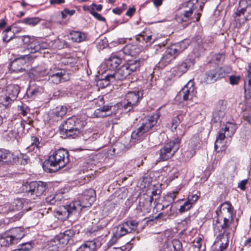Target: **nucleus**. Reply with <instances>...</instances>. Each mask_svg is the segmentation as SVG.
Segmentation results:
<instances>
[{
    "instance_id": "obj_60",
    "label": "nucleus",
    "mask_w": 251,
    "mask_h": 251,
    "mask_svg": "<svg viewBox=\"0 0 251 251\" xmlns=\"http://www.w3.org/2000/svg\"><path fill=\"white\" fill-rule=\"evenodd\" d=\"M202 238L200 237L196 238L194 241L193 247L194 248H197L198 249H200L201 247V242Z\"/></svg>"
},
{
    "instance_id": "obj_49",
    "label": "nucleus",
    "mask_w": 251,
    "mask_h": 251,
    "mask_svg": "<svg viewBox=\"0 0 251 251\" xmlns=\"http://www.w3.org/2000/svg\"><path fill=\"white\" fill-rule=\"evenodd\" d=\"M39 47H40V51L41 50H44L45 49H52L51 41V40L39 41Z\"/></svg>"
},
{
    "instance_id": "obj_61",
    "label": "nucleus",
    "mask_w": 251,
    "mask_h": 251,
    "mask_svg": "<svg viewBox=\"0 0 251 251\" xmlns=\"http://www.w3.org/2000/svg\"><path fill=\"white\" fill-rule=\"evenodd\" d=\"M248 179H244L238 183V187L241 190L244 191L246 189V185L248 183Z\"/></svg>"
},
{
    "instance_id": "obj_19",
    "label": "nucleus",
    "mask_w": 251,
    "mask_h": 251,
    "mask_svg": "<svg viewBox=\"0 0 251 251\" xmlns=\"http://www.w3.org/2000/svg\"><path fill=\"white\" fill-rule=\"evenodd\" d=\"M193 63L189 59L179 63L173 69V73L174 75L180 77L185 74L190 68Z\"/></svg>"
},
{
    "instance_id": "obj_56",
    "label": "nucleus",
    "mask_w": 251,
    "mask_h": 251,
    "mask_svg": "<svg viewBox=\"0 0 251 251\" xmlns=\"http://www.w3.org/2000/svg\"><path fill=\"white\" fill-rule=\"evenodd\" d=\"M137 166H138V165L135 163V160H131L128 162L127 166H126V169H129L132 173H134Z\"/></svg>"
},
{
    "instance_id": "obj_58",
    "label": "nucleus",
    "mask_w": 251,
    "mask_h": 251,
    "mask_svg": "<svg viewBox=\"0 0 251 251\" xmlns=\"http://www.w3.org/2000/svg\"><path fill=\"white\" fill-rule=\"evenodd\" d=\"M198 199L199 196L197 195H189L188 197L187 201H189V202H190L191 204L193 205V204H194L198 201Z\"/></svg>"
},
{
    "instance_id": "obj_34",
    "label": "nucleus",
    "mask_w": 251,
    "mask_h": 251,
    "mask_svg": "<svg viewBox=\"0 0 251 251\" xmlns=\"http://www.w3.org/2000/svg\"><path fill=\"white\" fill-rule=\"evenodd\" d=\"M48 72L43 67L38 66L32 69L31 74L34 77L37 78L38 76H43L48 75Z\"/></svg>"
},
{
    "instance_id": "obj_35",
    "label": "nucleus",
    "mask_w": 251,
    "mask_h": 251,
    "mask_svg": "<svg viewBox=\"0 0 251 251\" xmlns=\"http://www.w3.org/2000/svg\"><path fill=\"white\" fill-rule=\"evenodd\" d=\"M111 75H112V76H111V78H115L119 80H125L126 79V75L124 66L123 65L122 66L121 68L118 69L115 73Z\"/></svg>"
},
{
    "instance_id": "obj_12",
    "label": "nucleus",
    "mask_w": 251,
    "mask_h": 251,
    "mask_svg": "<svg viewBox=\"0 0 251 251\" xmlns=\"http://www.w3.org/2000/svg\"><path fill=\"white\" fill-rule=\"evenodd\" d=\"M227 74L225 67H217L205 74L204 80L207 83H212L220 78L224 77Z\"/></svg>"
},
{
    "instance_id": "obj_17",
    "label": "nucleus",
    "mask_w": 251,
    "mask_h": 251,
    "mask_svg": "<svg viewBox=\"0 0 251 251\" xmlns=\"http://www.w3.org/2000/svg\"><path fill=\"white\" fill-rule=\"evenodd\" d=\"M30 209L28 206V200L24 198L17 199L14 200L12 204V210L19 211L18 213L20 218L23 213Z\"/></svg>"
},
{
    "instance_id": "obj_63",
    "label": "nucleus",
    "mask_w": 251,
    "mask_h": 251,
    "mask_svg": "<svg viewBox=\"0 0 251 251\" xmlns=\"http://www.w3.org/2000/svg\"><path fill=\"white\" fill-rule=\"evenodd\" d=\"M3 34V37H2V40L4 42H8L9 41H10L13 37L14 36L13 33H12L11 35H9L8 33H2Z\"/></svg>"
},
{
    "instance_id": "obj_55",
    "label": "nucleus",
    "mask_w": 251,
    "mask_h": 251,
    "mask_svg": "<svg viewBox=\"0 0 251 251\" xmlns=\"http://www.w3.org/2000/svg\"><path fill=\"white\" fill-rule=\"evenodd\" d=\"M90 13L97 19L99 21H103L105 18L103 17L100 14L96 12L95 11V8H91L90 9Z\"/></svg>"
},
{
    "instance_id": "obj_45",
    "label": "nucleus",
    "mask_w": 251,
    "mask_h": 251,
    "mask_svg": "<svg viewBox=\"0 0 251 251\" xmlns=\"http://www.w3.org/2000/svg\"><path fill=\"white\" fill-rule=\"evenodd\" d=\"M225 58L224 53H219L214 54L212 57V61L215 64H219L223 62Z\"/></svg>"
},
{
    "instance_id": "obj_53",
    "label": "nucleus",
    "mask_w": 251,
    "mask_h": 251,
    "mask_svg": "<svg viewBox=\"0 0 251 251\" xmlns=\"http://www.w3.org/2000/svg\"><path fill=\"white\" fill-rule=\"evenodd\" d=\"M192 205L191 204L189 201H186L184 203L180 206L178 211L180 213H183L188 210H189Z\"/></svg>"
},
{
    "instance_id": "obj_43",
    "label": "nucleus",
    "mask_w": 251,
    "mask_h": 251,
    "mask_svg": "<svg viewBox=\"0 0 251 251\" xmlns=\"http://www.w3.org/2000/svg\"><path fill=\"white\" fill-rule=\"evenodd\" d=\"M67 108L65 106H58L56 107L54 110V115L58 117L62 118L67 113Z\"/></svg>"
},
{
    "instance_id": "obj_32",
    "label": "nucleus",
    "mask_w": 251,
    "mask_h": 251,
    "mask_svg": "<svg viewBox=\"0 0 251 251\" xmlns=\"http://www.w3.org/2000/svg\"><path fill=\"white\" fill-rule=\"evenodd\" d=\"M39 139L36 136L31 137V144L27 149L29 151H34L35 152L39 150Z\"/></svg>"
},
{
    "instance_id": "obj_30",
    "label": "nucleus",
    "mask_w": 251,
    "mask_h": 251,
    "mask_svg": "<svg viewBox=\"0 0 251 251\" xmlns=\"http://www.w3.org/2000/svg\"><path fill=\"white\" fill-rule=\"evenodd\" d=\"M140 66V61L138 60H128L126 62V74L129 75L130 72H133Z\"/></svg>"
},
{
    "instance_id": "obj_21",
    "label": "nucleus",
    "mask_w": 251,
    "mask_h": 251,
    "mask_svg": "<svg viewBox=\"0 0 251 251\" xmlns=\"http://www.w3.org/2000/svg\"><path fill=\"white\" fill-rule=\"evenodd\" d=\"M74 235V232L73 230H66L63 233H60L55 237L56 241L58 242L60 247H63L68 243Z\"/></svg>"
},
{
    "instance_id": "obj_33",
    "label": "nucleus",
    "mask_w": 251,
    "mask_h": 251,
    "mask_svg": "<svg viewBox=\"0 0 251 251\" xmlns=\"http://www.w3.org/2000/svg\"><path fill=\"white\" fill-rule=\"evenodd\" d=\"M71 39L75 42H81L85 40L86 35L84 33L79 31H73L71 33Z\"/></svg>"
},
{
    "instance_id": "obj_15",
    "label": "nucleus",
    "mask_w": 251,
    "mask_h": 251,
    "mask_svg": "<svg viewBox=\"0 0 251 251\" xmlns=\"http://www.w3.org/2000/svg\"><path fill=\"white\" fill-rule=\"evenodd\" d=\"M158 240H164V244L159 251H180L182 248L181 242L178 240H174L172 241L167 240L166 236L161 235L158 237Z\"/></svg>"
},
{
    "instance_id": "obj_5",
    "label": "nucleus",
    "mask_w": 251,
    "mask_h": 251,
    "mask_svg": "<svg viewBox=\"0 0 251 251\" xmlns=\"http://www.w3.org/2000/svg\"><path fill=\"white\" fill-rule=\"evenodd\" d=\"M235 26L241 27L251 19V0H240L236 11L233 15Z\"/></svg>"
},
{
    "instance_id": "obj_46",
    "label": "nucleus",
    "mask_w": 251,
    "mask_h": 251,
    "mask_svg": "<svg viewBox=\"0 0 251 251\" xmlns=\"http://www.w3.org/2000/svg\"><path fill=\"white\" fill-rule=\"evenodd\" d=\"M116 229L114 233V236L120 238L125 235H126V228L124 224L119 225L116 226Z\"/></svg>"
},
{
    "instance_id": "obj_22",
    "label": "nucleus",
    "mask_w": 251,
    "mask_h": 251,
    "mask_svg": "<svg viewBox=\"0 0 251 251\" xmlns=\"http://www.w3.org/2000/svg\"><path fill=\"white\" fill-rule=\"evenodd\" d=\"M226 108V102L225 101H220L213 112V117L216 120H220L224 117Z\"/></svg>"
},
{
    "instance_id": "obj_39",
    "label": "nucleus",
    "mask_w": 251,
    "mask_h": 251,
    "mask_svg": "<svg viewBox=\"0 0 251 251\" xmlns=\"http://www.w3.org/2000/svg\"><path fill=\"white\" fill-rule=\"evenodd\" d=\"M27 50L31 53L40 51L39 40H33L29 43L27 47Z\"/></svg>"
},
{
    "instance_id": "obj_24",
    "label": "nucleus",
    "mask_w": 251,
    "mask_h": 251,
    "mask_svg": "<svg viewBox=\"0 0 251 251\" xmlns=\"http://www.w3.org/2000/svg\"><path fill=\"white\" fill-rule=\"evenodd\" d=\"M14 159L12 152L4 149H0V164L11 162Z\"/></svg>"
},
{
    "instance_id": "obj_14",
    "label": "nucleus",
    "mask_w": 251,
    "mask_h": 251,
    "mask_svg": "<svg viewBox=\"0 0 251 251\" xmlns=\"http://www.w3.org/2000/svg\"><path fill=\"white\" fill-rule=\"evenodd\" d=\"M48 75L49 76V81L56 84L68 80L69 79L68 74L66 73L65 71L55 68L53 70L51 69L48 72Z\"/></svg>"
},
{
    "instance_id": "obj_50",
    "label": "nucleus",
    "mask_w": 251,
    "mask_h": 251,
    "mask_svg": "<svg viewBox=\"0 0 251 251\" xmlns=\"http://www.w3.org/2000/svg\"><path fill=\"white\" fill-rule=\"evenodd\" d=\"M32 248L31 242L25 243L19 246L18 249L14 250L12 251H29Z\"/></svg>"
},
{
    "instance_id": "obj_20",
    "label": "nucleus",
    "mask_w": 251,
    "mask_h": 251,
    "mask_svg": "<svg viewBox=\"0 0 251 251\" xmlns=\"http://www.w3.org/2000/svg\"><path fill=\"white\" fill-rule=\"evenodd\" d=\"M29 58L28 55H25L23 56L15 59L11 63L10 70L12 72L19 73L25 72V69L23 68V66L25 63V59Z\"/></svg>"
},
{
    "instance_id": "obj_40",
    "label": "nucleus",
    "mask_w": 251,
    "mask_h": 251,
    "mask_svg": "<svg viewBox=\"0 0 251 251\" xmlns=\"http://www.w3.org/2000/svg\"><path fill=\"white\" fill-rule=\"evenodd\" d=\"M12 99L7 95H0V107L3 106L5 108H7L10 105L12 102Z\"/></svg>"
},
{
    "instance_id": "obj_47",
    "label": "nucleus",
    "mask_w": 251,
    "mask_h": 251,
    "mask_svg": "<svg viewBox=\"0 0 251 251\" xmlns=\"http://www.w3.org/2000/svg\"><path fill=\"white\" fill-rule=\"evenodd\" d=\"M200 136L199 133L194 134L191 138L188 145L189 146L196 148L197 145L200 142Z\"/></svg>"
},
{
    "instance_id": "obj_38",
    "label": "nucleus",
    "mask_w": 251,
    "mask_h": 251,
    "mask_svg": "<svg viewBox=\"0 0 251 251\" xmlns=\"http://www.w3.org/2000/svg\"><path fill=\"white\" fill-rule=\"evenodd\" d=\"M40 19L38 17H32L23 19L19 22L30 26H35L40 22Z\"/></svg>"
},
{
    "instance_id": "obj_54",
    "label": "nucleus",
    "mask_w": 251,
    "mask_h": 251,
    "mask_svg": "<svg viewBox=\"0 0 251 251\" xmlns=\"http://www.w3.org/2000/svg\"><path fill=\"white\" fill-rule=\"evenodd\" d=\"M229 82L231 85H236L241 80L240 75H231L229 77Z\"/></svg>"
},
{
    "instance_id": "obj_59",
    "label": "nucleus",
    "mask_w": 251,
    "mask_h": 251,
    "mask_svg": "<svg viewBox=\"0 0 251 251\" xmlns=\"http://www.w3.org/2000/svg\"><path fill=\"white\" fill-rule=\"evenodd\" d=\"M94 115L97 118H103L108 116L107 115L103 114V112H102L100 108L95 110Z\"/></svg>"
},
{
    "instance_id": "obj_4",
    "label": "nucleus",
    "mask_w": 251,
    "mask_h": 251,
    "mask_svg": "<svg viewBox=\"0 0 251 251\" xmlns=\"http://www.w3.org/2000/svg\"><path fill=\"white\" fill-rule=\"evenodd\" d=\"M201 7L198 0H189L185 2L183 7L177 12L176 16V19L178 23L188 21L193 13L196 20L194 22H198L201 14L199 12V8Z\"/></svg>"
},
{
    "instance_id": "obj_28",
    "label": "nucleus",
    "mask_w": 251,
    "mask_h": 251,
    "mask_svg": "<svg viewBox=\"0 0 251 251\" xmlns=\"http://www.w3.org/2000/svg\"><path fill=\"white\" fill-rule=\"evenodd\" d=\"M178 193V191H173L169 193L164 197V203L162 205V209H164L168 206L169 203H173Z\"/></svg>"
},
{
    "instance_id": "obj_62",
    "label": "nucleus",
    "mask_w": 251,
    "mask_h": 251,
    "mask_svg": "<svg viewBox=\"0 0 251 251\" xmlns=\"http://www.w3.org/2000/svg\"><path fill=\"white\" fill-rule=\"evenodd\" d=\"M140 37L142 38V40H145L146 42H149L151 40V35H149V36L145 37L143 34H139L138 35L135 36L134 38L135 39V40L136 41H138L139 40Z\"/></svg>"
},
{
    "instance_id": "obj_11",
    "label": "nucleus",
    "mask_w": 251,
    "mask_h": 251,
    "mask_svg": "<svg viewBox=\"0 0 251 251\" xmlns=\"http://www.w3.org/2000/svg\"><path fill=\"white\" fill-rule=\"evenodd\" d=\"M180 143V139L177 137L165 144L160 150V159L165 161L173 156L179 149Z\"/></svg>"
},
{
    "instance_id": "obj_18",
    "label": "nucleus",
    "mask_w": 251,
    "mask_h": 251,
    "mask_svg": "<svg viewBox=\"0 0 251 251\" xmlns=\"http://www.w3.org/2000/svg\"><path fill=\"white\" fill-rule=\"evenodd\" d=\"M191 46L194 48V53L198 55L204 51L207 44L203 42L201 36L196 35L191 40Z\"/></svg>"
},
{
    "instance_id": "obj_16",
    "label": "nucleus",
    "mask_w": 251,
    "mask_h": 251,
    "mask_svg": "<svg viewBox=\"0 0 251 251\" xmlns=\"http://www.w3.org/2000/svg\"><path fill=\"white\" fill-rule=\"evenodd\" d=\"M235 132V126L231 124H228L226 125L224 128H222L219 132L218 135L217 137L215 143V149L217 150L219 148V144L221 143L222 141L224 140L226 136L231 137Z\"/></svg>"
},
{
    "instance_id": "obj_31",
    "label": "nucleus",
    "mask_w": 251,
    "mask_h": 251,
    "mask_svg": "<svg viewBox=\"0 0 251 251\" xmlns=\"http://www.w3.org/2000/svg\"><path fill=\"white\" fill-rule=\"evenodd\" d=\"M121 60L120 58L112 56H110L106 61V65L110 70L116 69L120 64Z\"/></svg>"
},
{
    "instance_id": "obj_29",
    "label": "nucleus",
    "mask_w": 251,
    "mask_h": 251,
    "mask_svg": "<svg viewBox=\"0 0 251 251\" xmlns=\"http://www.w3.org/2000/svg\"><path fill=\"white\" fill-rule=\"evenodd\" d=\"M194 81L190 80L181 90L179 94H193L196 93Z\"/></svg>"
},
{
    "instance_id": "obj_44",
    "label": "nucleus",
    "mask_w": 251,
    "mask_h": 251,
    "mask_svg": "<svg viewBox=\"0 0 251 251\" xmlns=\"http://www.w3.org/2000/svg\"><path fill=\"white\" fill-rule=\"evenodd\" d=\"M137 225L138 223L135 220L126 221V233L135 231Z\"/></svg>"
},
{
    "instance_id": "obj_41",
    "label": "nucleus",
    "mask_w": 251,
    "mask_h": 251,
    "mask_svg": "<svg viewBox=\"0 0 251 251\" xmlns=\"http://www.w3.org/2000/svg\"><path fill=\"white\" fill-rule=\"evenodd\" d=\"M111 76H112L111 75H107L104 78L98 80L97 82V86L101 88H104L108 86L110 84V79L111 78Z\"/></svg>"
},
{
    "instance_id": "obj_51",
    "label": "nucleus",
    "mask_w": 251,
    "mask_h": 251,
    "mask_svg": "<svg viewBox=\"0 0 251 251\" xmlns=\"http://www.w3.org/2000/svg\"><path fill=\"white\" fill-rule=\"evenodd\" d=\"M49 245V251H58V249L60 247L58 242L56 241L55 237L50 242Z\"/></svg>"
},
{
    "instance_id": "obj_57",
    "label": "nucleus",
    "mask_w": 251,
    "mask_h": 251,
    "mask_svg": "<svg viewBox=\"0 0 251 251\" xmlns=\"http://www.w3.org/2000/svg\"><path fill=\"white\" fill-rule=\"evenodd\" d=\"M133 97L134 100L133 102L131 101H129L126 103V109L128 107H133L134 105H136L137 102L138 101L139 99V95H133Z\"/></svg>"
},
{
    "instance_id": "obj_6",
    "label": "nucleus",
    "mask_w": 251,
    "mask_h": 251,
    "mask_svg": "<svg viewBox=\"0 0 251 251\" xmlns=\"http://www.w3.org/2000/svg\"><path fill=\"white\" fill-rule=\"evenodd\" d=\"M83 122L75 116L68 118L62 125V134L67 137L75 138L83 128Z\"/></svg>"
},
{
    "instance_id": "obj_23",
    "label": "nucleus",
    "mask_w": 251,
    "mask_h": 251,
    "mask_svg": "<svg viewBox=\"0 0 251 251\" xmlns=\"http://www.w3.org/2000/svg\"><path fill=\"white\" fill-rule=\"evenodd\" d=\"M220 216L232 218V208L231 204L229 202H225L222 203L219 207Z\"/></svg>"
},
{
    "instance_id": "obj_42",
    "label": "nucleus",
    "mask_w": 251,
    "mask_h": 251,
    "mask_svg": "<svg viewBox=\"0 0 251 251\" xmlns=\"http://www.w3.org/2000/svg\"><path fill=\"white\" fill-rule=\"evenodd\" d=\"M62 196L61 194H56L53 196H50L46 198V201L47 203L51 204L54 205L56 203V202H59L62 199Z\"/></svg>"
},
{
    "instance_id": "obj_26",
    "label": "nucleus",
    "mask_w": 251,
    "mask_h": 251,
    "mask_svg": "<svg viewBox=\"0 0 251 251\" xmlns=\"http://www.w3.org/2000/svg\"><path fill=\"white\" fill-rule=\"evenodd\" d=\"M95 103L103 113L109 111L114 106L112 104L104 105V100L103 96H99L98 99H95Z\"/></svg>"
},
{
    "instance_id": "obj_48",
    "label": "nucleus",
    "mask_w": 251,
    "mask_h": 251,
    "mask_svg": "<svg viewBox=\"0 0 251 251\" xmlns=\"http://www.w3.org/2000/svg\"><path fill=\"white\" fill-rule=\"evenodd\" d=\"M6 90L8 94H19L20 91V87L14 84L8 85Z\"/></svg>"
},
{
    "instance_id": "obj_25",
    "label": "nucleus",
    "mask_w": 251,
    "mask_h": 251,
    "mask_svg": "<svg viewBox=\"0 0 251 251\" xmlns=\"http://www.w3.org/2000/svg\"><path fill=\"white\" fill-rule=\"evenodd\" d=\"M97 245L95 240L86 241L75 251H96Z\"/></svg>"
},
{
    "instance_id": "obj_7",
    "label": "nucleus",
    "mask_w": 251,
    "mask_h": 251,
    "mask_svg": "<svg viewBox=\"0 0 251 251\" xmlns=\"http://www.w3.org/2000/svg\"><path fill=\"white\" fill-rule=\"evenodd\" d=\"M186 48L184 42L173 45L168 48L158 63L159 67L163 68L170 64L171 61Z\"/></svg>"
},
{
    "instance_id": "obj_37",
    "label": "nucleus",
    "mask_w": 251,
    "mask_h": 251,
    "mask_svg": "<svg viewBox=\"0 0 251 251\" xmlns=\"http://www.w3.org/2000/svg\"><path fill=\"white\" fill-rule=\"evenodd\" d=\"M196 148L189 146V145L187 148L183 149L182 152L183 156L186 160H189L196 153Z\"/></svg>"
},
{
    "instance_id": "obj_64",
    "label": "nucleus",
    "mask_w": 251,
    "mask_h": 251,
    "mask_svg": "<svg viewBox=\"0 0 251 251\" xmlns=\"http://www.w3.org/2000/svg\"><path fill=\"white\" fill-rule=\"evenodd\" d=\"M118 238V237L114 236V234H113V237L108 242L107 246L109 247L112 246L113 245H114L117 242V240Z\"/></svg>"
},
{
    "instance_id": "obj_8",
    "label": "nucleus",
    "mask_w": 251,
    "mask_h": 251,
    "mask_svg": "<svg viewBox=\"0 0 251 251\" xmlns=\"http://www.w3.org/2000/svg\"><path fill=\"white\" fill-rule=\"evenodd\" d=\"M159 118L158 113L153 114L151 116H146L143 119L141 122V126L135 131L132 132L131 134V138L132 139H136L137 138L142 136L145 133L149 131L157 123Z\"/></svg>"
},
{
    "instance_id": "obj_9",
    "label": "nucleus",
    "mask_w": 251,
    "mask_h": 251,
    "mask_svg": "<svg viewBox=\"0 0 251 251\" xmlns=\"http://www.w3.org/2000/svg\"><path fill=\"white\" fill-rule=\"evenodd\" d=\"M47 184L46 182L41 181H34L26 183L24 185L23 189L27 193V195L35 199L47 190Z\"/></svg>"
},
{
    "instance_id": "obj_27",
    "label": "nucleus",
    "mask_w": 251,
    "mask_h": 251,
    "mask_svg": "<svg viewBox=\"0 0 251 251\" xmlns=\"http://www.w3.org/2000/svg\"><path fill=\"white\" fill-rule=\"evenodd\" d=\"M245 92L246 94H251V67L247 70L244 81Z\"/></svg>"
},
{
    "instance_id": "obj_36",
    "label": "nucleus",
    "mask_w": 251,
    "mask_h": 251,
    "mask_svg": "<svg viewBox=\"0 0 251 251\" xmlns=\"http://www.w3.org/2000/svg\"><path fill=\"white\" fill-rule=\"evenodd\" d=\"M66 46L67 42L63 40L57 38L53 41H51V48L52 49L60 50Z\"/></svg>"
},
{
    "instance_id": "obj_2",
    "label": "nucleus",
    "mask_w": 251,
    "mask_h": 251,
    "mask_svg": "<svg viewBox=\"0 0 251 251\" xmlns=\"http://www.w3.org/2000/svg\"><path fill=\"white\" fill-rule=\"evenodd\" d=\"M69 154L67 150L59 149L53 151L48 159L43 163L45 171L51 173L65 167L69 162Z\"/></svg>"
},
{
    "instance_id": "obj_10",
    "label": "nucleus",
    "mask_w": 251,
    "mask_h": 251,
    "mask_svg": "<svg viewBox=\"0 0 251 251\" xmlns=\"http://www.w3.org/2000/svg\"><path fill=\"white\" fill-rule=\"evenodd\" d=\"M25 230L23 227H15L9 230L5 237L1 239V245L9 246L12 244H17L25 236Z\"/></svg>"
},
{
    "instance_id": "obj_52",
    "label": "nucleus",
    "mask_w": 251,
    "mask_h": 251,
    "mask_svg": "<svg viewBox=\"0 0 251 251\" xmlns=\"http://www.w3.org/2000/svg\"><path fill=\"white\" fill-rule=\"evenodd\" d=\"M128 47V50H129V54L131 56L136 55V54H138L141 51V49L137 47V45H126V47Z\"/></svg>"
},
{
    "instance_id": "obj_13",
    "label": "nucleus",
    "mask_w": 251,
    "mask_h": 251,
    "mask_svg": "<svg viewBox=\"0 0 251 251\" xmlns=\"http://www.w3.org/2000/svg\"><path fill=\"white\" fill-rule=\"evenodd\" d=\"M232 219L233 218L224 217L218 215L214 224L215 232H219V235H223L231 224Z\"/></svg>"
},
{
    "instance_id": "obj_1",
    "label": "nucleus",
    "mask_w": 251,
    "mask_h": 251,
    "mask_svg": "<svg viewBox=\"0 0 251 251\" xmlns=\"http://www.w3.org/2000/svg\"><path fill=\"white\" fill-rule=\"evenodd\" d=\"M96 197V192L94 189H87L79 196L78 201L62 206L57 213L68 218L76 211H80L83 208L90 207L95 201Z\"/></svg>"
},
{
    "instance_id": "obj_3",
    "label": "nucleus",
    "mask_w": 251,
    "mask_h": 251,
    "mask_svg": "<svg viewBox=\"0 0 251 251\" xmlns=\"http://www.w3.org/2000/svg\"><path fill=\"white\" fill-rule=\"evenodd\" d=\"M140 187L144 193L139 198V204L141 206H150L153 200L155 201L159 199L161 193L160 186L158 184H152L151 177H143L140 183Z\"/></svg>"
}]
</instances>
